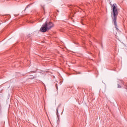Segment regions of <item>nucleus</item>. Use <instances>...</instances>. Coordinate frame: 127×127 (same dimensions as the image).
Wrapping results in <instances>:
<instances>
[{"label":"nucleus","instance_id":"nucleus-1","mask_svg":"<svg viewBox=\"0 0 127 127\" xmlns=\"http://www.w3.org/2000/svg\"><path fill=\"white\" fill-rule=\"evenodd\" d=\"M113 22L114 23V25L117 30V31H120L119 28H118V24L117 23V18L118 17V9H117V4H113Z\"/></svg>","mask_w":127,"mask_h":127},{"label":"nucleus","instance_id":"nucleus-2","mask_svg":"<svg viewBox=\"0 0 127 127\" xmlns=\"http://www.w3.org/2000/svg\"><path fill=\"white\" fill-rule=\"evenodd\" d=\"M45 25L46 26L47 28H48V30H50L52 27H54V24L53 23L51 22H47L46 21L45 23Z\"/></svg>","mask_w":127,"mask_h":127},{"label":"nucleus","instance_id":"nucleus-3","mask_svg":"<svg viewBox=\"0 0 127 127\" xmlns=\"http://www.w3.org/2000/svg\"><path fill=\"white\" fill-rule=\"evenodd\" d=\"M48 30L47 27H46L45 24H44L40 28V31H41V32H46V31H48Z\"/></svg>","mask_w":127,"mask_h":127},{"label":"nucleus","instance_id":"nucleus-4","mask_svg":"<svg viewBox=\"0 0 127 127\" xmlns=\"http://www.w3.org/2000/svg\"><path fill=\"white\" fill-rule=\"evenodd\" d=\"M118 88H122V86H121L120 84H118Z\"/></svg>","mask_w":127,"mask_h":127},{"label":"nucleus","instance_id":"nucleus-5","mask_svg":"<svg viewBox=\"0 0 127 127\" xmlns=\"http://www.w3.org/2000/svg\"><path fill=\"white\" fill-rule=\"evenodd\" d=\"M29 6V5H28L26 7V8H25V10H26V8H27Z\"/></svg>","mask_w":127,"mask_h":127},{"label":"nucleus","instance_id":"nucleus-6","mask_svg":"<svg viewBox=\"0 0 127 127\" xmlns=\"http://www.w3.org/2000/svg\"><path fill=\"white\" fill-rule=\"evenodd\" d=\"M56 86L57 88H58V87H57V84H56Z\"/></svg>","mask_w":127,"mask_h":127},{"label":"nucleus","instance_id":"nucleus-7","mask_svg":"<svg viewBox=\"0 0 127 127\" xmlns=\"http://www.w3.org/2000/svg\"><path fill=\"white\" fill-rule=\"evenodd\" d=\"M57 112H58V109H57Z\"/></svg>","mask_w":127,"mask_h":127}]
</instances>
